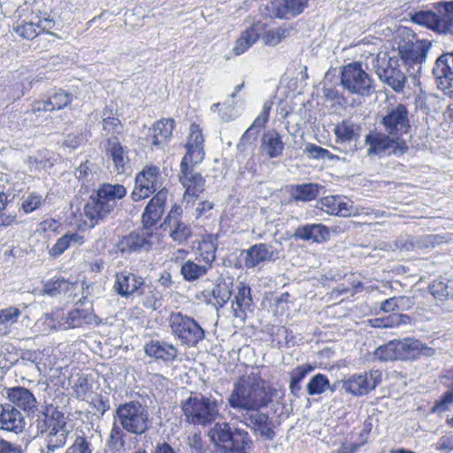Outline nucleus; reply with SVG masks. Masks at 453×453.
Wrapping results in <instances>:
<instances>
[{
	"label": "nucleus",
	"instance_id": "obj_32",
	"mask_svg": "<svg viewBox=\"0 0 453 453\" xmlns=\"http://www.w3.org/2000/svg\"><path fill=\"white\" fill-rule=\"evenodd\" d=\"M233 433L228 423H216L209 431L208 436L215 447L221 448L227 452L229 444H232Z\"/></svg>",
	"mask_w": 453,
	"mask_h": 453
},
{
	"label": "nucleus",
	"instance_id": "obj_45",
	"mask_svg": "<svg viewBox=\"0 0 453 453\" xmlns=\"http://www.w3.org/2000/svg\"><path fill=\"white\" fill-rule=\"evenodd\" d=\"M232 444H229L227 451L233 453H244L247 448L251 444L250 437L248 432L242 429H235L233 433Z\"/></svg>",
	"mask_w": 453,
	"mask_h": 453
},
{
	"label": "nucleus",
	"instance_id": "obj_28",
	"mask_svg": "<svg viewBox=\"0 0 453 453\" xmlns=\"http://www.w3.org/2000/svg\"><path fill=\"white\" fill-rule=\"evenodd\" d=\"M329 228L322 224L300 226L295 230L294 237L303 241L322 243L329 239Z\"/></svg>",
	"mask_w": 453,
	"mask_h": 453
},
{
	"label": "nucleus",
	"instance_id": "obj_48",
	"mask_svg": "<svg viewBox=\"0 0 453 453\" xmlns=\"http://www.w3.org/2000/svg\"><path fill=\"white\" fill-rule=\"evenodd\" d=\"M72 382V388L76 397L85 400L91 390V385L88 382V380L84 375L78 373L75 376H73Z\"/></svg>",
	"mask_w": 453,
	"mask_h": 453
},
{
	"label": "nucleus",
	"instance_id": "obj_3",
	"mask_svg": "<svg viewBox=\"0 0 453 453\" xmlns=\"http://www.w3.org/2000/svg\"><path fill=\"white\" fill-rule=\"evenodd\" d=\"M398 32L404 37L398 42V55L409 75L416 80L421 73L431 44L426 40H418L415 35L406 28Z\"/></svg>",
	"mask_w": 453,
	"mask_h": 453
},
{
	"label": "nucleus",
	"instance_id": "obj_33",
	"mask_svg": "<svg viewBox=\"0 0 453 453\" xmlns=\"http://www.w3.org/2000/svg\"><path fill=\"white\" fill-rule=\"evenodd\" d=\"M173 119H163L154 123L151 128V142L154 146H160L167 142L174 128Z\"/></svg>",
	"mask_w": 453,
	"mask_h": 453
},
{
	"label": "nucleus",
	"instance_id": "obj_29",
	"mask_svg": "<svg viewBox=\"0 0 453 453\" xmlns=\"http://www.w3.org/2000/svg\"><path fill=\"white\" fill-rule=\"evenodd\" d=\"M144 351L149 357L166 363L173 361L178 355V349L173 344L155 340L146 343Z\"/></svg>",
	"mask_w": 453,
	"mask_h": 453
},
{
	"label": "nucleus",
	"instance_id": "obj_34",
	"mask_svg": "<svg viewBox=\"0 0 453 453\" xmlns=\"http://www.w3.org/2000/svg\"><path fill=\"white\" fill-rule=\"evenodd\" d=\"M337 143L357 141L359 137L360 127L350 119H343L334 128Z\"/></svg>",
	"mask_w": 453,
	"mask_h": 453
},
{
	"label": "nucleus",
	"instance_id": "obj_58",
	"mask_svg": "<svg viewBox=\"0 0 453 453\" xmlns=\"http://www.w3.org/2000/svg\"><path fill=\"white\" fill-rule=\"evenodd\" d=\"M453 404V391L449 388L444 394L443 397L433 407V412L444 411Z\"/></svg>",
	"mask_w": 453,
	"mask_h": 453
},
{
	"label": "nucleus",
	"instance_id": "obj_21",
	"mask_svg": "<svg viewBox=\"0 0 453 453\" xmlns=\"http://www.w3.org/2000/svg\"><path fill=\"white\" fill-rule=\"evenodd\" d=\"M25 426V418L17 408L10 403L0 405V429L19 434Z\"/></svg>",
	"mask_w": 453,
	"mask_h": 453
},
{
	"label": "nucleus",
	"instance_id": "obj_39",
	"mask_svg": "<svg viewBox=\"0 0 453 453\" xmlns=\"http://www.w3.org/2000/svg\"><path fill=\"white\" fill-rule=\"evenodd\" d=\"M413 20L440 33H447L444 14L441 17H439L433 12H420L414 15Z\"/></svg>",
	"mask_w": 453,
	"mask_h": 453
},
{
	"label": "nucleus",
	"instance_id": "obj_15",
	"mask_svg": "<svg viewBox=\"0 0 453 453\" xmlns=\"http://www.w3.org/2000/svg\"><path fill=\"white\" fill-rule=\"evenodd\" d=\"M437 87L442 91H452L453 88V51L442 54L435 61L433 68Z\"/></svg>",
	"mask_w": 453,
	"mask_h": 453
},
{
	"label": "nucleus",
	"instance_id": "obj_55",
	"mask_svg": "<svg viewBox=\"0 0 453 453\" xmlns=\"http://www.w3.org/2000/svg\"><path fill=\"white\" fill-rule=\"evenodd\" d=\"M65 453H92L91 444L85 437L78 436Z\"/></svg>",
	"mask_w": 453,
	"mask_h": 453
},
{
	"label": "nucleus",
	"instance_id": "obj_2",
	"mask_svg": "<svg viewBox=\"0 0 453 453\" xmlns=\"http://www.w3.org/2000/svg\"><path fill=\"white\" fill-rule=\"evenodd\" d=\"M127 194V188L120 184H102L96 195L85 203L83 212L94 227L99 221L106 219L117 205V201Z\"/></svg>",
	"mask_w": 453,
	"mask_h": 453
},
{
	"label": "nucleus",
	"instance_id": "obj_56",
	"mask_svg": "<svg viewBox=\"0 0 453 453\" xmlns=\"http://www.w3.org/2000/svg\"><path fill=\"white\" fill-rule=\"evenodd\" d=\"M385 328H392L401 325H407L411 323V318L405 314L393 313L383 318Z\"/></svg>",
	"mask_w": 453,
	"mask_h": 453
},
{
	"label": "nucleus",
	"instance_id": "obj_41",
	"mask_svg": "<svg viewBox=\"0 0 453 453\" xmlns=\"http://www.w3.org/2000/svg\"><path fill=\"white\" fill-rule=\"evenodd\" d=\"M62 316L61 311H56L51 313L42 315L35 323V331L41 334H48L52 331L60 329L59 318Z\"/></svg>",
	"mask_w": 453,
	"mask_h": 453
},
{
	"label": "nucleus",
	"instance_id": "obj_63",
	"mask_svg": "<svg viewBox=\"0 0 453 453\" xmlns=\"http://www.w3.org/2000/svg\"><path fill=\"white\" fill-rule=\"evenodd\" d=\"M37 26L39 27V33L49 32L55 26V21L47 13L38 14L36 19Z\"/></svg>",
	"mask_w": 453,
	"mask_h": 453
},
{
	"label": "nucleus",
	"instance_id": "obj_5",
	"mask_svg": "<svg viewBox=\"0 0 453 453\" xmlns=\"http://www.w3.org/2000/svg\"><path fill=\"white\" fill-rule=\"evenodd\" d=\"M222 404L221 398L190 396L183 403L182 411L189 423L205 426L221 418L219 408Z\"/></svg>",
	"mask_w": 453,
	"mask_h": 453
},
{
	"label": "nucleus",
	"instance_id": "obj_35",
	"mask_svg": "<svg viewBox=\"0 0 453 453\" xmlns=\"http://www.w3.org/2000/svg\"><path fill=\"white\" fill-rule=\"evenodd\" d=\"M68 433L69 430L63 421H58L53 425H50V431L46 437L47 448L54 451L56 449L64 446L66 442Z\"/></svg>",
	"mask_w": 453,
	"mask_h": 453
},
{
	"label": "nucleus",
	"instance_id": "obj_47",
	"mask_svg": "<svg viewBox=\"0 0 453 453\" xmlns=\"http://www.w3.org/2000/svg\"><path fill=\"white\" fill-rule=\"evenodd\" d=\"M432 294L439 299H453V280H434L431 285Z\"/></svg>",
	"mask_w": 453,
	"mask_h": 453
},
{
	"label": "nucleus",
	"instance_id": "obj_42",
	"mask_svg": "<svg viewBox=\"0 0 453 453\" xmlns=\"http://www.w3.org/2000/svg\"><path fill=\"white\" fill-rule=\"evenodd\" d=\"M260 34L257 27H251L243 31L236 40L233 48L235 56H240L250 49L259 38Z\"/></svg>",
	"mask_w": 453,
	"mask_h": 453
},
{
	"label": "nucleus",
	"instance_id": "obj_6",
	"mask_svg": "<svg viewBox=\"0 0 453 453\" xmlns=\"http://www.w3.org/2000/svg\"><path fill=\"white\" fill-rule=\"evenodd\" d=\"M115 418L124 430L135 435L145 434L150 426L148 408L138 401L119 404Z\"/></svg>",
	"mask_w": 453,
	"mask_h": 453
},
{
	"label": "nucleus",
	"instance_id": "obj_16",
	"mask_svg": "<svg viewBox=\"0 0 453 453\" xmlns=\"http://www.w3.org/2000/svg\"><path fill=\"white\" fill-rule=\"evenodd\" d=\"M398 138H393L388 134H369L365 136V144L369 146L367 154L395 153L396 148H399L401 152L406 150L407 146L398 142Z\"/></svg>",
	"mask_w": 453,
	"mask_h": 453
},
{
	"label": "nucleus",
	"instance_id": "obj_49",
	"mask_svg": "<svg viewBox=\"0 0 453 453\" xmlns=\"http://www.w3.org/2000/svg\"><path fill=\"white\" fill-rule=\"evenodd\" d=\"M329 387V380L324 374L314 375L307 384V391L310 395H319Z\"/></svg>",
	"mask_w": 453,
	"mask_h": 453
},
{
	"label": "nucleus",
	"instance_id": "obj_50",
	"mask_svg": "<svg viewBox=\"0 0 453 453\" xmlns=\"http://www.w3.org/2000/svg\"><path fill=\"white\" fill-rule=\"evenodd\" d=\"M47 100L52 111L61 110L72 103L73 95L60 89L51 95Z\"/></svg>",
	"mask_w": 453,
	"mask_h": 453
},
{
	"label": "nucleus",
	"instance_id": "obj_1",
	"mask_svg": "<svg viewBox=\"0 0 453 453\" xmlns=\"http://www.w3.org/2000/svg\"><path fill=\"white\" fill-rule=\"evenodd\" d=\"M276 390L260 376L257 369L243 374L234 384L227 398L228 404L242 411V422L255 432L273 440L275 433L269 423V417L260 410L267 407L273 399Z\"/></svg>",
	"mask_w": 453,
	"mask_h": 453
},
{
	"label": "nucleus",
	"instance_id": "obj_46",
	"mask_svg": "<svg viewBox=\"0 0 453 453\" xmlns=\"http://www.w3.org/2000/svg\"><path fill=\"white\" fill-rule=\"evenodd\" d=\"M291 31V27H281L276 29L268 30L264 33L261 39L267 46H276L287 38Z\"/></svg>",
	"mask_w": 453,
	"mask_h": 453
},
{
	"label": "nucleus",
	"instance_id": "obj_60",
	"mask_svg": "<svg viewBox=\"0 0 453 453\" xmlns=\"http://www.w3.org/2000/svg\"><path fill=\"white\" fill-rule=\"evenodd\" d=\"M313 370L311 365H299L290 372V380L301 383L305 376Z\"/></svg>",
	"mask_w": 453,
	"mask_h": 453
},
{
	"label": "nucleus",
	"instance_id": "obj_22",
	"mask_svg": "<svg viewBox=\"0 0 453 453\" xmlns=\"http://www.w3.org/2000/svg\"><path fill=\"white\" fill-rule=\"evenodd\" d=\"M377 75L380 80L388 84L395 92L403 90L406 76L404 73L397 66V61L390 58L387 67L378 68Z\"/></svg>",
	"mask_w": 453,
	"mask_h": 453
},
{
	"label": "nucleus",
	"instance_id": "obj_13",
	"mask_svg": "<svg viewBox=\"0 0 453 453\" xmlns=\"http://www.w3.org/2000/svg\"><path fill=\"white\" fill-rule=\"evenodd\" d=\"M381 381V372L378 370L364 374H353L342 380V389L356 396L367 395Z\"/></svg>",
	"mask_w": 453,
	"mask_h": 453
},
{
	"label": "nucleus",
	"instance_id": "obj_38",
	"mask_svg": "<svg viewBox=\"0 0 453 453\" xmlns=\"http://www.w3.org/2000/svg\"><path fill=\"white\" fill-rule=\"evenodd\" d=\"M320 188L321 186L316 183L294 185L289 189L290 199L302 202L314 200L319 195Z\"/></svg>",
	"mask_w": 453,
	"mask_h": 453
},
{
	"label": "nucleus",
	"instance_id": "obj_24",
	"mask_svg": "<svg viewBox=\"0 0 453 453\" xmlns=\"http://www.w3.org/2000/svg\"><path fill=\"white\" fill-rule=\"evenodd\" d=\"M151 230L146 226L138 232L125 236L119 242L121 252H134L141 249L148 250L151 246Z\"/></svg>",
	"mask_w": 453,
	"mask_h": 453
},
{
	"label": "nucleus",
	"instance_id": "obj_7",
	"mask_svg": "<svg viewBox=\"0 0 453 453\" xmlns=\"http://www.w3.org/2000/svg\"><path fill=\"white\" fill-rule=\"evenodd\" d=\"M341 85L343 90L358 98L368 97L374 91L372 77L359 62L349 63L342 68Z\"/></svg>",
	"mask_w": 453,
	"mask_h": 453
},
{
	"label": "nucleus",
	"instance_id": "obj_61",
	"mask_svg": "<svg viewBox=\"0 0 453 453\" xmlns=\"http://www.w3.org/2000/svg\"><path fill=\"white\" fill-rule=\"evenodd\" d=\"M434 447L437 450H441L445 453H450L453 451V434H448L442 436Z\"/></svg>",
	"mask_w": 453,
	"mask_h": 453
},
{
	"label": "nucleus",
	"instance_id": "obj_31",
	"mask_svg": "<svg viewBox=\"0 0 453 453\" xmlns=\"http://www.w3.org/2000/svg\"><path fill=\"white\" fill-rule=\"evenodd\" d=\"M251 304L250 288L242 283L240 284L231 307L234 317L243 322L246 319V311Z\"/></svg>",
	"mask_w": 453,
	"mask_h": 453
},
{
	"label": "nucleus",
	"instance_id": "obj_43",
	"mask_svg": "<svg viewBox=\"0 0 453 453\" xmlns=\"http://www.w3.org/2000/svg\"><path fill=\"white\" fill-rule=\"evenodd\" d=\"M20 314V310L15 306L0 310V336L11 333L12 326L18 321Z\"/></svg>",
	"mask_w": 453,
	"mask_h": 453
},
{
	"label": "nucleus",
	"instance_id": "obj_19",
	"mask_svg": "<svg viewBox=\"0 0 453 453\" xmlns=\"http://www.w3.org/2000/svg\"><path fill=\"white\" fill-rule=\"evenodd\" d=\"M6 397L10 404L15 408H20L27 415L34 414L37 411V401L33 393L26 388H9L6 389Z\"/></svg>",
	"mask_w": 453,
	"mask_h": 453
},
{
	"label": "nucleus",
	"instance_id": "obj_25",
	"mask_svg": "<svg viewBox=\"0 0 453 453\" xmlns=\"http://www.w3.org/2000/svg\"><path fill=\"white\" fill-rule=\"evenodd\" d=\"M327 214L349 217L352 214V203L338 196H329L320 199L317 205Z\"/></svg>",
	"mask_w": 453,
	"mask_h": 453
},
{
	"label": "nucleus",
	"instance_id": "obj_20",
	"mask_svg": "<svg viewBox=\"0 0 453 453\" xmlns=\"http://www.w3.org/2000/svg\"><path fill=\"white\" fill-rule=\"evenodd\" d=\"M144 285L143 279L131 272L123 271L115 274L113 290L122 297H129Z\"/></svg>",
	"mask_w": 453,
	"mask_h": 453
},
{
	"label": "nucleus",
	"instance_id": "obj_4",
	"mask_svg": "<svg viewBox=\"0 0 453 453\" xmlns=\"http://www.w3.org/2000/svg\"><path fill=\"white\" fill-rule=\"evenodd\" d=\"M436 354L434 348L428 347L415 339H404L402 341H391L379 347L375 355L381 360L414 359L421 356L433 357Z\"/></svg>",
	"mask_w": 453,
	"mask_h": 453
},
{
	"label": "nucleus",
	"instance_id": "obj_54",
	"mask_svg": "<svg viewBox=\"0 0 453 453\" xmlns=\"http://www.w3.org/2000/svg\"><path fill=\"white\" fill-rule=\"evenodd\" d=\"M269 10L272 13L280 19H288L292 15L288 12V6L286 0H273L270 3Z\"/></svg>",
	"mask_w": 453,
	"mask_h": 453
},
{
	"label": "nucleus",
	"instance_id": "obj_11",
	"mask_svg": "<svg viewBox=\"0 0 453 453\" xmlns=\"http://www.w3.org/2000/svg\"><path fill=\"white\" fill-rule=\"evenodd\" d=\"M204 142L205 139L202 127L198 124L192 123L186 137L185 154L180 164L199 165L205 157Z\"/></svg>",
	"mask_w": 453,
	"mask_h": 453
},
{
	"label": "nucleus",
	"instance_id": "obj_37",
	"mask_svg": "<svg viewBox=\"0 0 453 453\" xmlns=\"http://www.w3.org/2000/svg\"><path fill=\"white\" fill-rule=\"evenodd\" d=\"M84 241V236L79 233L69 232L57 240L56 243L50 249L49 255L52 257H58L71 246H80Z\"/></svg>",
	"mask_w": 453,
	"mask_h": 453
},
{
	"label": "nucleus",
	"instance_id": "obj_40",
	"mask_svg": "<svg viewBox=\"0 0 453 453\" xmlns=\"http://www.w3.org/2000/svg\"><path fill=\"white\" fill-rule=\"evenodd\" d=\"M76 287L77 282H70L62 278H55L44 284L42 292L51 296L60 293L72 296L74 295L73 291L75 290Z\"/></svg>",
	"mask_w": 453,
	"mask_h": 453
},
{
	"label": "nucleus",
	"instance_id": "obj_8",
	"mask_svg": "<svg viewBox=\"0 0 453 453\" xmlns=\"http://www.w3.org/2000/svg\"><path fill=\"white\" fill-rule=\"evenodd\" d=\"M168 322L172 334L182 344L196 346L204 338L205 333L200 325L181 312H172Z\"/></svg>",
	"mask_w": 453,
	"mask_h": 453
},
{
	"label": "nucleus",
	"instance_id": "obj_36",
	"mask_svg": "<svg viewBox=\"0 0 453 453\" xmlns=\"http://www.w3.org/2000/svg\"><path fill=\"white\" fill-rule=\"evenodd\" d=\"M261 149L270 158L280 157L284 150L280 135L274 130L264 134L261 140Z\"/></svg>",
	"mask_w": 453,
	"mask_h": 453
},
{
	"label": "nucleus",
	"instance_id": "obj_12",
	"mask_svg": "<svg viewBox=\"0 0 453 453\" xmlns=\"http://www.w3.org/2000/svg\"><path fill=\"white\" fill-rule=\"evenodd\" d=\"M384 130L393 138H400L407 134L411 125L409 112L403 104L389 108L381 119Z\"/></svg>",
	"mask_w": 453,
	"mask_h": 453
},
{
	"label": "nucleus",
	"instance_id": "obj_10",
	"mask_svg": "<svg viewBox=\"0 0 453 453\" xmlns=\"http://www.w3.org/2000/svg\"><path fill=\"white\" fill-rule=\"evenodd\" d=\"M163 177L155 165H146L135 177V185L132 192L134 201L148 198L157 189H163Z\"/></svg>",
	"mask_w": 453,
	"mask_h": 453
},
{
	"label": "nucleus",
	"instance_id": "obj_53",
	"mask_svg": "<svg viewBox=\"0 0 453 453\" xmlns=\"http://www.w3.org/2000/svg\"><path fill=\"white\" fill-rule=\"evenodd\" d=\"M212 296L216 303L223 307L231 297V289L226 282L219 283L212 289Z\"/></svg>",
	"mask_w": 453,
	"mask_h": 453
},
{
	"label": "nucleus",
	"instance_id": "obj_23",
	"mask_svg": "<svg viewBox=\"0 0 453 453\" xmlns=\"http://www.w3.org/2000/svg\"><path fill=\"white\" fill-rule=\"evenodd\" d=\"M167 191L165 188L158 190L152 197L142 214L143 226L150 228L157 223L164 213L165 203L166 200Z\"/></svg>",
	"mask_w": 453,
	"mask_h": 453
},
{
	"label": "nucleus",
	"instance_id": "obj_44",
	"mask_svg": "<svg viewBox=\"0 0 453 453\" xmlns=\"http://www.w3.org/2000/svg\"><path fill=\"white\" fill-rule=\"evenodd\" d=\"M270 110L271 107L269 105L265 104L263 106V109L260 111L259 115L255 119L252 125L242 134V141L248 140L250 137H251L254 140L256 139L259 132V129L264 127L265 123L268 121Z\"/></svg>",
	"mask_w": 453,
	"mask_h": 453
},
{
	"label": "nucleus",
	"instance_id": "obj_59",
	"mask_svg": "<svg viewBox=\"0 0 453 453\" xmlns=\"http://www.w3.org/2000/svg\"><path fill=\"white\" fill-rule=\"evenodd\" d=\"M93 169L94 165L88 161L81 164L79 168L76 170V177L81 180L88 181L90 177H93Z\"/></svg>",
	"mask_w": 453,
	"mask_h": 453
},
{
	"label": "nucleus",
	"instance_id": "obj_18",
	"mask_svg": "<svg viewBox=\"0 0 453 453\" xmlns=\"http://www.w3.org/2000/svg\"><path fill=\"white\" fill-rule=\"evenodd\" d=\"M215 259L213 253H208L205 257H196L195 260L185 261L180 267V274L186 281L192 282L203 276L211 268Z\"/></svg>",
	"mask_w": 453,
	"mask_h": 453
},
{
	"label": "nucleus",
	"instance_id": "obj_17",
	"mask_svg": "<svg viewBox=\"0 0 453 453\" xmlns=\"http://www.w3.org/2000/svg\"><path fill=\"white\" fill-rule=\"evenodd\" d=\"M15 17H18V19L13 29L19 37L33 40L40 34L36 22L38 14L32 13L27 6L19 7Z\"/></svg>",
	"mask_w": 453,
	"mask_h": 453
},
{
	"label": "nucleus",
	"instance_id": "obj_64",
	"mask_svg": "<svg viewBox=\"0 0 453 453\" xmlns=\"http://www.w3.org/2000/svg\"><path fill=\"white\" fill-rule=\"evenodd\" d=\"M444 15L447 27V33H453V1L444 2Z\"/></svg>",
	"mask_w": 453,
	"mask_h": 453
},
{
	"label": "nucleus",
	"instance_id": "obj_57",
	"mask_svg": "<svg viewBox=\"0 0 453 453\" xmlns=\"http://www.w3.org/2000/svg\"><path fill=\"white\" fill-rule=\"evenodd\" d=\"M122 124L118 118L105 117L103 119V129L108 134H119Z\"/></svg>",
	"mask_w": 453,
	"mask_h": 453
},
{
	"label": "nucleus",
	"instance_id": "obj_27",
	"mask_svg": "<svg viewBox=\"0 0 453 453\" xmlns=\"http://www.w3.org/2000/svg\"><path fill=\"white\" fill-rule=\"evenodd\" d=\"M179 208H173L167 216L165 223L169 226V234L171 238L178 243H182L191 235L190 226L182 221L178 216Z\"/></svg>",
	"mask_w": 453,
	"mask_h": 453
},
{
	"label": "nucleus",
	"instance_id": "obj_9",
	"mask_svg": "<svg viewBox=\"0 0 453 453\" xmlns=\"http://www.w3.org/2000/svg\"><path fill=\"white\" fill-rule=\"evenodd\" d=\"M282 252V244L280 242L254 244L242 251L244 265L248 268L263 267L266 263L279 260Z\"/></svg>",
	"mask_w": 453,
	"mask_h": 453
},
{
	"label": "nucleus",
	"instance_id": "obj_30",
	"mask_svg": "<svg viewBox=\"0 0 453 453\" xmlns=\"http://www.w3.org/2000/svg\"><path fill=\"white\" fill-rule=\"evenodd\" d=\"M61 322L59 323V328L63 330L81 327L87 324H98L97 317L83 309H75L69 311L64 321Z\"/></svg>",
	"mask_w": 453,
	"mask_h": 453
},
{
	"label": "nucleus",
	"instance_id": "obj_62",
	"mask_svg": "<svg viewBox=\"0 0 453 453\" xmlns=\"http://www.w3.org/2000/svg\"><path fill=\"white\" fill-rule=\"evenodd\" d=\"M188 444L191 449L192 453H204L202 437L199 434H194L188 438Z\"/></svg>",
	"mask_w": 453,
	"mask_h": 453
},
{
	"label": "nucleus",
	"instance_id": "obj_51",
	"mask_svg": "<svg viewBox=\"0 0 453 453\" xmlns=\"http://www.w3.org/2000/svg\"><path fill=\"white\" fill-rule=\"evenodd\" d=\"M144 295L142 303L146 308L157 310L162 305V294L156 288L148 286Z\"/></svg>",
	"mask_w": 453,
	"mask_h": 453
},
{
	"label": "nucleus",
	"instance_id": "obj_26",
	"mask_svg": "<svg viewBox=\"0 0 453 453\" xmlns=\"http://www.w3.org/2000/svg\"><path fill=\"white\" fill-rule=\"evenodd\" d=\"M106 153L112 159L115 171L118 173H124L129 169L127 150L118 138L113 137L108 139Z\"/></svg>",
	"mask_w": 453,
	"mask_h": 453
},
{
	"label": "nucleus",
	"instance_id": "obj_14",
	"mask_svg": "<svg viewBox=\"0 0 453 453\" xmlns=\"http://www.w3.org/2000/svg\"><path fill=\"white\" fill-rule=\"evenodd\" d=\"M196 166L191 164H180L179 180L185 188L183 197L188 201H194L204 190L205 180L195 170Z\"/></svg>",
	"mask_w": 453,
	"mask_h": 453
},
{
	"label": "nucleus",
	"instance_id": "obj_52",
	"mask_svg": "<svg viewBox=\"0 0 453 453\" xmlns=\"http://www.w3.org/2000/svg\"><path fill=\"white\" fill-rule=\"evenodd\" d=\"M44 202L43 196L36 192H31L23 197L21 209L25 213H30L38 209Z\"/></svg>",
	"mask_w": 453,
	"mask_h": 453
}]
</instances>
